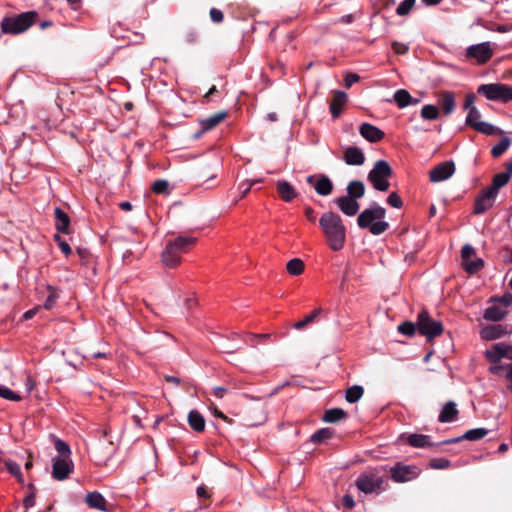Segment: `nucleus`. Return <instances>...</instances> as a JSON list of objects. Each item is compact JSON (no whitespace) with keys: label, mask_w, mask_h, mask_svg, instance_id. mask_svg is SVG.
I'll return each mask as SVG.
<instances>
[{"label":"nucleus","mask_w":512,"mask_h":512,"mask_svg":"<svg viewBox=\"0 0 512 512\" xmlns=\"http://www.w3.org/2000/svg\"><path fill=\"white\" fill-rule=\"evenodd\" d=\"M319 226L331 250L340 251L344 248L346 227L340 215L332 211L323 213L319 219Z\"/></svg>","instance_id":"nucleus-1"},{"label":"nucleus","mask_w":512,"mask_h":512,"mask_svg":"<svg viewBox=\"0 0 512 512\" xmlns=\"http://www.w3.org/2000/svg\"><path fill=\"white\" fill-rule=\"evenodd\" d=\"M196 243V237L182 235L167 241L161 254L163 265L170 269L176 268L181 263V255Z\"/></svg>","instance_id":"nucleus-2"},{"label":"nucleus","mask_w":512,"mask_h":512,"mask_svg":"<svg viewBox=\"0 0 512 512\" xmlns=\"http://www.w3.org/2000/svg\"><path fill=\"white\" fill-rule=\"evenodd\" d=\"M385 216L386 210L374 202L359 214L357 224L362 229H369L373 235H380L389 227V223L384 220Z\"/></svg>","instance_id":"nucleus-3"},{"label":"nucleus","mask_w":512,"mask_h":512,"mask_svg":"<svg viewBox=\"0 0 512 512\" xmlns=\"http://www.w3.org/2000/svg\"><path fill=\"white\" fill-rule=\"evenodd\" d=\"M387 473L388 470L384 466L363 473L357 478L356 486L361 492L365 494H379L385 490L384 484L388 480Z\"/></svg>","instance_id":"nucleus-4"},{"label":"nucleus","mask_w":512,"mask_h":512,"mask_svg":"<svg viewBox=\"0 0 512 512\" xmlns=\"http://www.w3.org/2000/svg\"><path fill=\"white\" fill-rule=\"evenodd\" d=\"M392 175V168L386 160H378L368 173V181L378 191H387L390 187L389 177Z\"/></svg>","instance_id":"nucleus-5"},{"label":"nucleus","mask_w":512,"mask_h":512,"mask_svg":"<svg viewBox=\"0 0 512 512\" xmlns=\"http://www.w3.org/2000/svg\"><path fill=\"white\" fill-rule=\"evenodd\" d=\"M36 13L24 12L16 17H6L1 22V29L5 34H19L32 26Z\"/></svg>","instance_id":"nucleus-6"},{"label":"nucleus","mask_w":512,"mask_h":512,"mask_svg":"<svg viewBox=\"0 0 512 512\" xmlns=\"http://www.w3.org/2000/svg\"><path fill=\"white\" fill-rule=\"evenodd\" d=\"M477 92L488 100L508 102L512 100V86L502 83L482 84Z\"/></svg>","instance_id":"nucleus-7"},{"label":"nucleus","mask_w":512,"mask_h":512,"mask_svg":"<svg viewBox=\"0 0 512 512\" xmlns=\"http://www.w3.org/2000/svg\"><path fill=\"white\" fill-rule=\"evenodd\" d=\"M416 325L419 333L425 336L427 340H431L443 332L442 322L432 319L425 310L418 314Z\"/></svg>","instance_id":"nucleus-8"},{"label":"nucleus","mask_w":512,"mask_h":512,"mask_svg":"<svg viewBox=\"0 0 512 512\" xmlns=\"http://www.w3.org/2000/svg\"><path fill=\"white\" fill-rule=\"evenodd\" d=\"M389 472L392 480L397 483L414 480L419 475V469L416 466L404 465L401 462H398L391 467Z\"/></svg>","instance_id":"nucleus-9"},{"label":"nucleus","mask_w":512,"mask_h":512,"mask_svg":"<svg viewBox=\"0 0 512 512\" xmlns=\"http://www.w3.org/2000/svg\"><path fill=\"white\" fill-rule=\"evenodd\" d=\"M493 50L490 42H482L471 45L466 50L468 58L476 59L477 63L484 64L491 59Z\"/></svg>","instance_id":"nucleus-10"},{"label":"nucleus","mask_w":512,"mask_h":512,"mask_svg":"<svg viewBox=\"0 0 512 512\" xmlns=\"http://www.w3.org/2000/svg\"><path fill=\"white\" fill-rule=\"evenodd\" d=\"M74 464L71 458L54 457L52 465V477L63 481L72 473Z\"/></svg>","instance_id":"nucleus-11"},{"label":"nucleus","mask_w":512,"mask_h":512,"mask_svg":"<svg viewBox=\"0 0 512 512\" xmlns=\"http://www.w3.org/2000/svg\"><path fill=\"white\" fill-rule=\"evenodd\" d=\"M455 172V164L453 161H444L436 165L429 172L431 182L437 183L449 179Z\"/></svg>","instance_id":"nucleus-12"},{"label":"nucleus","mask_w":512,"mask_h":512,"mask_svg":"<svg viewBox=\"0 0 512 512\" xmlns=\"http://www.w3.org/2000/svg\"><path fill=\"white\" fill-rule=\"evenodd\" d=\"M497 194L486 188L476 197L474 202V213L483 214L493 207Z\"/></svg>","instance_id":"nucleus-13"},{"label":"nucleus","mask_w":512,"mask_h":512,"mask_svg":"<svg viewBox=\"0 0 512 512\" xmlns=\"http://www.w3.org/2000/svg\"><path fill=\"white\" fill-rule=\"evenodd\" d=\"M512 330L508 329L507 325L503 324H491L481 329L480 335L484 340H496L507 334H510Z\"/></svg>","instance_id":"nucleus-14"},{"label":"nucleus","mask_w":512,"mask_h":512,"mask_svg":"<svg viewBox=\"0 0 512 512\" xmlns=\"http://www.w3.org/2000/svg\"><path fill=\"white\" fill-rule=\"evenodd\" d=\"M335 203L340 209V211L345 214L346 216H354L359 211V203L357 200L353 199L352 197H349L347 195L340 196L335 199Z\"/></svg>","instance_id":"nucleus-15"},{"label":"nucleus","mask_w":512,"mask_h":512,"mask_svg":"<svg viewBox=\"0 0 512 512\" xmlns=\"http://www.w3.org/2000/svg\"><path fill=\"white\" fill-rule=\"evenodd\" d=\"M359 133L364 139L372 143L381 141L385 136V133L381 129L370 123L361 124Z\"/></svg>","instance_id":"nucleus-16"},{"label":"nucleus","mask_w":512,"mask_h":512,"mask_svg":"<svg viewBox=\"0 0 512 512\" xmlns=\"http://www.w3.org/2000/svg\"><path fill=\"white\" fill-rule=\"evenodd\" d=\"M488 430L486 428H475L470 429L466 431L462 436L447 439L443 442H440L439 444H453L458 443L462 440H468V441H476L484 438L488 434Z\"/></svg>","instance_id":"nucleus-17"},{"label":"nucleus","mask_w":512,"mask_h":512,"mask_svg":"<svg viewBox=\"0 0 512 512\" xmlns=\"http://www.w3.org/2000/svg\"><path fill=\"white\" fill-rule=\"evenodd\" d=\"M343 160L347 165L360 166L364 163L365 156L360 148L350 146L345 149Z\"/></svg>","instance_id":"nucleus-18"},{"label":"nucleus","mask_w":512,"mask_h":512,"mask_svg":"<svg viewBox=\"0 0 512 512\" xmlns=\"http://www.w3.org/2000/svg\"><path fill=\"white\" fill-rule=\"evenodd\" d=\"M512 175V162L507 164L506 171L494 175L492 185L488 187L491 191L498 195L499 189L505 186Z\"/></svg>","instance_id":"nucleus-19"},{"label":"nucleus","mask_w":512,"mask_h":512,"mask_svg":"<svg viewBox=\"0 0 512 512\" xmlns=\"http://www.w3.org/2000/svg\"><path fill=\"white\" fill-rule=\"evenodd\" d=\"M280 198L285 202H291L298 197L295 188L286 180H278L276 183Z\"/></svg>","instance_id":"nucleus-20"},{"label":"nucleus","mask_w":512,"mask_h":512,"mask_svg":"<svg viewBox=\"0 0 512 512\" xmlns=\"http://www.w3.org/2000/svg\"><path fill=\"white\" fill-rule=\"evenodd\" d=\"M457 415L458 410L455 402L449 401L441 409L440 414L438 416V420L441 423H451L456 420Z\"/></svg>","instance_id":"nucleus-21"},{"label":"nucleus","mask_w":512,"mask_h":512,"mask_svg":"<svg viewBox=\"0 0 512 512\" xmlns=\"http://www.w3.org/2000/svg\"><path fill=\"white\" fill-rule=\"evenodd\" d=\"M54 215H55V227H56L57 231L64 233V234H68L69 233V225H70L69 215L59 207H56L54 209Z\"/></svg>","instance_id":"nucleus-22"},{"label":"nucleus","mask_w":512,"mask_h":512,"mask_svg":"<svg viewBox=\"0 0 512 512\" xmlns=\"http://www.w3.org/2000/svg\"><path fill=\"white\" fill-rule=\"evenodd\" d=\"M347 102V94L343 91H336L330 104V112L333 118L339 117L342 107Z\"/></svg>","instance_id":"nucleus-23"},{"label":"nucleus","mask_w":512,"mask_h":512,"mask_svg":"<svg viewBox=\"0 0 512 512\" xmlns=\"http://www.w3.org/2000/svg\"><path fill=\"white\" fill-rule=\"evenodd\" d=\"M314 189L321 196H328L332 193L333 183L326 175H319L314 184Z\"/></svg>","instance_id":"nucleus-24"},{"label":"nucleus","mask_w":512,"mask_h":512,"mask_svg":"<svg viewBox=\"0 0 512 512\" xmlns=\"http://www.w3.org/2000/svg\"><path fill=\"white\" fill-rule=\"evenodd\" d=\"M86 503L91 508L98 509L100 511H107L106 499L101 493L97 491L90 492L87 494Z\"/></svg>","instance_id":"nucleus-25"},{"label":"nucleus","mask_w":512,"mask_h":512,"mask_svg":"<svg viewBox=\"0 0 512 512\" xmlns=\"http://www.w3.org/2000/svg\"><path fill=\"white\" fill-rule=\"evenodd\" d=\"M505 343L499 342L492 345L491 349L486 350L485 356L491 363L500 362L502 358H505Z\"/></svg>","instance_id":"nucleus-26"},{"label":"nucleus","mask_w":512,"mask_h":512,"mask_svg":"<svg viewBox=\"0 0 512 512\" xmlns=\"http://www.w3.org/2000/svg\"><path fill=\"white\" fill-rule=\"evenodd\" d=\"M189 426L195 432H202L205 429V419L203 415L197 410H191L188 414Z\"/></svg>","instance_id":"nucleus-27"},{"label":"nucleus","mask_w":512,"mask_h":512,"mask_svg":"<svg viewBox=\"0 0 512 512\" xmlns=\"http://www.w3.org/2000/svg\"><path fill=\"white\" fill-rule=\"evenodd\" d=\"M506 313L507 311L505 308L497 305H491L485 309L483 317L486 320L497 322L503 319Z\"/></svg>","instance_id":"nucleus-28"},{"label":"nucleus","mask_w":512,"mask_h":512,"mask_svg":"<svg viewBox=\"0 0 512 512\" xmlns=\"http://www.w3.org/2000/svg\"><path fill=\"white\" fill-rule=\"evenodd\" d=\"M365 186L362 181L353 180L347 185V196L357 200L364 196Z\"/></svg>","instance_id":"nucleus-29"},{"label":"nucleus","mask_w":512,"mask_h":512,"mask_svg":"<svg viewBox=\"0 0 512 512\" xmlns=\"http://www.w3.org/2000/svg\"><path fill=\"white\" fill-rule=\"evenodd\" d=\"M407 442L409 445L416 448H426L432 446L430 436L423 434H411L409 435Z\"/></svg>","instance_id":"nucleus-30"},{"label":"nucleus","mask_w":512,"mask_h":512,"mask_svg":"<svg viewBox=\"0 0 512 512\" xmlns=\"http://www.w3.org/2000/svg\"><path fill=\"white\" fill-rule=\"evenodd\" d=\"M227 116V113L224 111L218 112L212 116H209L201 121L202 128L204 130H210L216 127L219 123H221Z\"/></svg>","instance_id":"nucleus-31"},{"label":"nucleus","mask_w":512,"mask_h":512,"mask_svg":"<svg viewBox=\"0 0 512 512\" xmlns=\"http://www.w3.org/2000/svg\"><path fill=\"white\" fill-rule=\"evenodd\" d=\"M440 105L444 114L449 115L455 108V99L452 92H444L440 99Z\"/></svg>","instance_id":"nucleus-32"},{"label":"nucleus","mask_w":512,"mask_h":512,"mask_svg":"<svg viewBox=\"0 0 512 512\" xmlns=\"http://www.w3.org/2000/svg\"><path fill=\"white\" fill-rule=\"evenodd\" d=\"M393 100L402 109L411 104V95L405 89H398L393 95Z\"/></svg>","instance_id":"nucleus-33"},{"label":"nucleus","mask_w":512,"mask_h":512,"mask_svg":"<svg viewBox=\"0 0 512 512\" xmlns=\"http://www.w3.org/2000/svg\"><path fill=\"white\" fill-rule=\"evenodd\" d=\"M346 412L341 408H332L326 410L323 415V421L328 423H334L346 417Z\"/></svg>","instance_id":"nucleus-34"},{"label":"nucleus","mask_w":512,"mask_h":512,"mask_svg":"<svg viewBox=\"0 0 512 512\" xmlns=\"http://www.w3.org/2000/svg\"><path fill=\"white\" fill-rule=\"evenodd\" d=\"M321 313V308L314 309L309 315L305 316L302 320L295 322L293 324V328L296 330L304 329L307 325L313 323Z\"/></svg>","instance_id":"nucleus-35"},{"label":"nucleus","mask_w":512,"mask_h":512,"mask_svg":"<svg viewBox=\"0 0 512 512\" xmlns=\"http://www.w3.org/2000/svg\"><path fill=\"white\" fill-rule=\"evenodd\" d=\"M364 394V389L360 385H353L346 390L345 399L349 403H356Z\"/></svg>","instance_id":"nucleus-36"},{"label":"nucleus","mask_w":512,"mask_h":512,"mask_svg":"<svg viewBox=\"0 0 512 512\" xmlns=\"http://www.w3.org/2000/svg\"><path fill=\"white\" fill-rule=\"evenodd\" d=\"M4 465L7 469V471L11 475H13L20 484H24V478H23V475L21 472V467L18 463H16L13 460L8 459V460L4 461Z\"/></svg>","instance_id":"nucleus-37"},{"label":"nucleus","mask_w":512,"mask_h":512,"mask_svg":"<svg viewBox=\"0 0 512 512\" xmlns=\"http://www.w3.org/2000/svg\"><path fill=\"white\" fill-rule=\"evenodd\" d=\"M287 272L292 276H298L304 271V262L300 258H293L286 264Z\"/></svg>","instance_id":"nucleus-38"},{"label":"nucleus","mask_w":512,"mask_h":512,"mask_svg":"<svg viewBox=\"0 0 512 512\" xmlns=\"http://www.w3.org/2000/svg\"><path fill=\"white\" fill-rule=\"evenodd\" d=\"M333 434H334L333 429L321 428L311 435L310 440L314 444H319V443L324 442L327 439H330L333 436Z\"/></svg>","instance_id":"nucleus-39"},{"label":"nucleus","mask_w":512,"mask_h":512,"mask_svg":"<svg viewBox=\"0 0 512 512\" xmlns=\"http://www.w3.org/2000/svg\"><path fill=\"white\" fill-rule=\"evenodd\" d=\"M55 450L58 453L57 457L71 458L70 446L63 440L56 438L54 441Z\"/></svg>","instance_id":"nucleus-40"},{"label":"nucleus","mask_w":512,"mask_h":512,"mask_svg":"<svg viewBox=\"0 0 512 512\" xmlns=\"http://www.w3.org/2000/svg\"><path fill=\"white\" fill-rule=\"evenodd\" d=\"M511 140L508 137H503L491 150L494 157L501 156L510 146Z\"/></svg>","instance_id":"nucleus-41"},{"label":"nucleus","mask_w":512,"mask_h":512,"mask_svg":"<svg viewBox=\"0 0 512 512\" xmlns=\"http://www.w3.org/2000/svg\"><path fill=\"white\" fill-rule=\"evenodd\" d=\"M438 116L439 111L434 105H424L421 109V117L425 120H435L438 118Z\"/></svg>","instance_id":"nucleus-42"},{"label":"nucleus","mask_w":512,"mask_h":512,"mask_svg":"<svg viewBox=\"0 0 512 512\" xmlns=\"http://www.w3.org/2000/svg\"><path fill=\"white\" fill-rule=\"evenodd\" d=\"M464 265V268L465 270L472 274V273H475L477 271H479L480 269L483 268L484 266V262L481 258H477L475 260H467L466 262L463 263Z\"/></svg>","instance_id":"nucleus-43"},{"label":"nucleus","mask_w":512,"mask_h":512,"mask_svg":"<svg viewBox=\"0 0 512 512\" xmlns=\"http://www.w3.org/2000/svg\"><path fill=\"white\" fill-rule=\"evenodd\" d=\"M416 328L417 325H415L413 322L405 321L401 323L397 329L399 333L411 337L415 334Z\"/></svg>","instance_id":"nucleus-44"},{"label":"nucleus","mask_w":512,"mask_h":512,"mask_svg":"<svg viewBox=\"0 0 512 512\" xmlns=\"http://www.w3.org/2000/svg\"><path fill=\"white\" fill-rule=\"evenodd\" d=\"M480 117H481V115H480V112L477 110V108L471 107L470 111L468 112V115L466 117L465 123L474 129L475 123H479L481 121Z\"/></svg>","instance_id":"nucleus-45"},{"label":"nucleus","mask_w":512,"mask_h":512,"mask_svg":"<svg viewBox=\"0 0 512 512\" xmlns=\"http://www.w3.org/2000/svg\"><path fill=\"white\" fill-rule=\"evenodd\" d=\"M474 129L485 135H493L497 128L490 123L480 121L479 123H475Z\"/></svg>","instance_id":"nucleus-46"},{"label":"nucleus","mask_w":512,"mask_h":512,"mask_svg":"<svg viewBox=\"0 0 512 512\" xmlns=\"http://www.w3.org/2000/svg\"><path fill=\"white\" fill-rule=\"evenodd\" d=\"M415 5V0H403L396 8V13L399 16L407 15Z\"/></svg>","instance_id":"nucleus-47"},{"label":"nucleus","mask_w":512,"mask_h":512,"mask_svg":"<svg viewBox=\"0 0 512 512\" xmlns=\"http://www.w3.org/2000/svg\"><path fill=\"white\" fill-rule=\"evenodd\" d=\"M47 289L49 291V295L44 302V308L49 310L54 306V303L59 295H58L57 290L54 287L47 286Z\"/></svg>","instance_id":"nucleus-48"},{"label":"nucleus","mask_w":512,"mask_h":512,"mask_svg":"<svg viewBox=\"0 0 512 512\" xmlns=\"http://www.w3.org/2000/svg\"><path fill=\"white\" fill-rule=\"evenodd\" d=\"M0 397L4 398L6 400H11V401H20L21 400V396L19 394L15 393L11 389H9L5 386H2V385L0 387Z\"/></svg>","instance_id":"nucleus-49"},{"label":"nucleus","mask_w":512,"mask_h":512,"mask_svg":"<svg viewBox=\"0 0 512 512\" xmlns=\"http://www.w3.org/2000/svg\"><path fill=\"white\" fill-rule=\"evenodd\" d=\"M169 183L164 179L156 180L152 185V190L157 194H163L168 191Z\"/></svg>","instance_id":"nucleus-50"},{"label":"nucleus","mask_w":512,"mask_h":512,"mask_svg":"<svg viewBox=\"0 0 512 512\" xmlns=\"http://www.w3.org/2000/svg\"><path fill=\"white\" fill-rule=\"evenodd\" d=\"M430 465L434 469H446L451 465V462L445 458H435L431 460Z\"/></svg>","instance_id":"nucleus-51"},{"label":"nucleus","mask_w":512,"mask_h":512,"mask_svg":"<svg viewBox=\"0 0 512 512\" xmlns=\"http://www.w3.org/2000/svg\"><path fill=\"white\" fill-rule=\"evenodd\" d=\"M387 203L389 205H391L392 207L394 208H401L402 205H403V202L401 200V198L399 197V195L395 192L391 193L388 198H387Z\"/></svg>","instance_id":"nucleus-52"},{"label":"nucleus","mask_w":512,"mask_h":512,"mask_svg":"<svg viewBox=\"0 0 512 512\" xmlns=\"http://www.w3.org/2000/svg\"><path fill=\"white\" fill-rule=\"evenodd\" d=\"M475 254V249L470 244H465L461 249L463 263L469 260Z\"/></svg>","instance_id":"nucleus-53"},{"label":"nucleus","mask_w":512,"mask_h":512,"mask_svg":"<svg viewBox=\"0 0 512 512\" xmlns=\"http://www.w3.org/2000/svg\"><path fill=\"white\" fill-rule=\"evenodd\" d=\"M55 240L58 241L61 251L68 256L71 253V247L66 241L61 240L59 235H55Z\"/></svg>","instance_id":"nucleus-54"},{"label":"nucleus","mask_w":512,"mask_h":512,"mask_svg":"<svg viewBox=\"0 0 512 512\" xmlns=\"http://www.w3.org/2000/svg\"><path fill=\"white\" fill-rule=\"evenodd\" d=\"M210 18L213 22L220 23L223 21V13L217 8H212L210 10Z\"/></svg>","instance_id":"nucleus-55"},{"label":"nucleus","mask_w":512,"mask_h":512,"mask_svg":"<svg viewBox=\"0 0 512 512\" xmlns=\"http://www.w3.org/2000/svg\"><path fill=\"white\" fill-rule=\"evenodd\" d=\"M35 498L36 493L34 491L30 492L25 498H24V505L26 508H30L34 506L35 504Z\"/></svg>","instance_id":"nucleus-56"},{"label":"nucleus","mask_w":512,"mask_h":512,"mask_svg":"<svg viewBox=\"0 0 512 512\" xmlns=\"http://www.w3.org/2000/svg\"><path fill=\"white\" fill-rule=\"evenodd\" d=\"M359 79H360L359 75H357L355 73L348 74L345 77V85H346V87L352 86L354 83L358 82Z\"/></svg>","instance_id":"nucleus-57"},{"label":"nucleus","mask_w":512,"mask_h":512,"mask_svg":"<svg viewBox=\"0 0 512 512\" xmlns=\"http://www.w3.org/2000/svg\"><path fill=\"white\" fill-rule=\"evenodd\" d=\"M261 180H254L252 181L251 183H248V184H245V183H242L240 184L239 186V190L241 192V197H244L251 189L252 185L254 183H257V182H260Z\"/></svg>","instance_id":"nucleus-58"},{"label":"nucleus","mask_w":512,"mask_h":512,"mask_svg":"<svg viewBox=\"0 0 512 512\" xmlns=\"http://www.w3.org/2000/svg\"><path fill=\"white\" fill-rule=\"evenodd\" d=\"M474 102H475L474 94L466 95L465 102H464V109H467L470 111L471 107H475Z\"/></svg>","instance_id":"nucleus-59"},{"label":"nucleus","mask_w":512,"mask_h":512,"mask_svg":"<svg viewBox=\"0 0 512 512\" xmlns=\"http://www.w3.org/2000/svg\"><path fill=\"white\" fill-rule=\"evenodd\" d=\"M394 51L398 54H402L408 51V46L399 42H394L392 45Z\"/></svg>","instance_id":"nucleus-60"},{"label":"nucleus","mask_w":512,"mask_h":512,"mask_svg":"<svg viewBox=\"0 0 512 512\" xmlns=\"http://www.w3.org/2000/svg\"><path fill=\"white\" fill-rule=\"evenodd\" d=\"M212 392H213V395L216 396L217 398H223L227 392V388L222 387V386H217V387L213 388Z\"/></svg>","instance_id":"nucleus-61"},{"label":"nucleus","mask_w":512,"mask_h":512,"mask_svg":"<svg viewBox=\"0 0 512 512\" xmlns=\"http://www.w3.org/2000/svg\"><path fill=\"white\" fill-rule=\"evenodd\" d=\"M342 503H343L344 507L350 508V509L353 508L355 505L353 497L348 494L343 496Z\"/></svg>","instance_id":"nucleus-62"},{"label":"nucleus","mask_w":512,"mask_h":512,"mask_svg":"<svg viewBox=\"0 0 512 512\" xmlns=\"http://www.w3.org/2000/svg\"><path fill=\"white\" fill-rule=\"evenodd\" d=\"M489 370H490V372L492 374L499 375L504 370V366L499 364V362L492 363V365L490 366Z\"/></svg>","instance_id":"nucleus-63"},{"label":"nucleus","mask_w":512,"mask_h":512,"mask_svg":"<svg viewBox=\"0 0 512 512\" xmlns=\"http://www.w3.org/2000/svg\"><path fill=\"white\" fill-rule=\"evenodd\" d=\"M305 216L309 221L314 222L316 220L315 211L312 207H306L304 210Z\"/></svg>","instance_id":"nucleus-64"}]
</instances>
